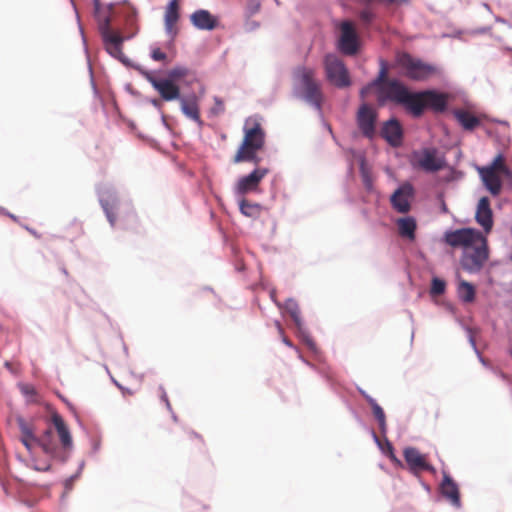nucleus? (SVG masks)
I'll use <instances>...</instances> for the list:
<instances>
[{"label": "nucleus", "mask_w": 512, "mask_h": 512, "mask_svg": "<svg viewBox=\"0 0 512 512\" xmlns=\"http://www.w3.org/2000/svg\"><path fill=\"white\" fill-rule=\"evenodd\" d=\"M386 63L381 61V69L375 80L361 90L364 96L372 87H378L379 100H388L403 106L413 117H420L426 108L435 112H443L448 103V96L434 90L411 92L402 82L387 79Z\"/></svg>", "instance_id": "1"}, {"label": "nucleus", "mask_w": 512, "mask_h": 512, "mask_svg": "<svg viewBox=\"0 0 512 512\" xmlns=\"http://www.w3.org/2000/svg\"><path fill=\"white\" fill-rule=\"evenodd\" d=\"M51 419L58 433L61 448L58 447L51 428L46 429L40 436H37L34 425L21 417L17 419L20 441L31 455L34 454L37 448H41L50 458L65 461L67 458L65 453L69 452L73 446L72 437L63 418L58 413H54Z\"/></svg>", "instance_id": "2"}, {"label": "nucleus", "mask_w": 512, "mask_h": 512, "mask_svg": "<svg viewBox=\"0 0 512 512\" xmlns=\"http://www.w3.org/2000/svg\"><path fill=\"white\" fill-rule=\"evenodd\" d=\"M96 17L106 51L112 57L127 64L128 60L122 51V45L125 40L132 38L138 32L136 16L134 13L127 15L125 20L126 31L124 34L111 28V17L108 13L98 11Z\"/></svg>", "instance_id": "3"}, {"label": "nucleus", "mask_w": 512, "mask_h": 512, "mask_svg": "<svg viewBox=\"0 0 512 512\" xmlns=\"http://www.w3.org/2000/svg\"><path fill=\"white\" fill-rule=\"evenodd\" d=\"M242 142L233 156V163L251 162L256 166L260 162L258 152L265 146L266 133L261 123L256 119L249 118L245 121L243 127Z\"/></svg>", "instance_id": "4"}, {"label": "nucleus", "mask_w": 512, "mask_h": 512, "mask_svg": "<svg viewBox=\"0 0 512 512\" xmlns=\"http://www.w3.org/2000/svg\"><path fill=\"white\" fill-rule=\"evenodd\" d=\"M294 93L320 110L323 102L321 82L316 78V70L299 66L293 71Z\"/></svg>", "instance_id": "5"}, {"label": "nucleus", "mask_w": 512, "mask_h": 512, "mask_svg": "<svg viewBox=\"0 0 512 512\" xmlns=\"http://www.w3.org/2000/svg\"><path fill=\"white\" fill-rule=\"evenodd\" d=\"M477 171L483 186L494 197L501 194L502 178L512 181V170L502 153L497 154L490 164L478 167Z\"/></svg>", "instance_id": "6"}, {"label": "nucleus", "mask_w": 512, "mask_h": 512, "mask_svg": "<svg viewBox=\"0 0 512 512\" xmlns=\"http://www.w3.org/2000/svg\"><path fill=\"white\" fill-rule=\"evenodd\" d=\"M397 65L404 70V75L415 81H423L436 73V68L409 53H400L396 58Z\"/></svg>", "instance_id": "7"}, {"label": "nucleus", "mask_w": 512, "mask_h": 512, "mask_svg": "<svg viewBox=\"0 0 512 512\" xmlns=\"http://www.w3.org/2000/svg\"><path fill=\"white\" fill-rule=\"evenodd\" d=\"M324 69L327 80L338 88L350 86L351 80L343 61L335 54H328L324 58Z\"/></svg>", "instance_id": "8"}, {"label": "nucleus", "mask_w": 512, "mask_h": 512, "mask_svg": "<svg viewBox=\"0 0 512 512\" xmlns=\"http://www.w3.org/2000/svg\"><path fill=\"white\" fill-rule=\"evenodd\" d=\"M471 251H465L461 258V265L464 270L475 273L479 272L489 258L487 239L482 236Z\"/></svg>", "instance_id": "9"}, {"label": "nucleus", "mask_w": 512, "mask_h": 512, "mask_svg": "<svg viewBox=\"0 0 512 512\" xmlns=\"http://www.w3.org/2000/svg\"><path fill=\"white\" fill-rule=\"evenodd\" d=\"M340 36L338 49L345 55H355L359 50V37L354 24L351 21H342L339 25Z\"/></svg>", "instance_id": "10"}, {"label": "nucleus", "mask_w": 512, "mask_h": 512, "mask_svg": "<svg viewBox=\"0 0 512 512\" xmlns=\"http://www.w3.org/2000/svg\"><path fill=\"white\" fill-rule=\"evenodd\" d=\"M482 233L473 228H461L445 233V242L453 248H470L482 239Z\"/></svg>", "instance_id": "11"}, {"label": "nucleus", "mask_w": 512, "mask_h": 512, "mask_svg": "<svg viewBox=\"0 0 512 512\" xmlns=\"http://www.w3.org/2000/svg\"><path fill=\"white\" fill-rule=\"evenodd\" d=\"M145 77L163 100L173 101L180 99V88L171 79L158 78L151 73H146Z\"/></svg>", "instance_id": "12"}, {"label": "nucleus", "mask_w": 512, "mask_h": 512, "mask_svg": "<svg viewBox=\"0 0 512 512\" xmlns=\"http://www.w3.org/2000/svg\"><path fill=\"white\" fill-rule=\"evenodd\" d=\"M417 166L427 172H437L446 166L445 159L438 156L434 148H425L421 152L414 153Z\"/></svg>", "instance_id": "13"}, {"label": "nucleus", "mask_w": 512, "mask_h": 512, "mask_svg": "<svg viewBox=\"0 0 512 512\" xmlns=\"http://www.w3.org/2000/svg\"><path fill=\"white\" fill-rule=\"evenodd\" d=\"M269 173V169L265 167H256L251 173L241 177L236 184V192L245 195L249 192L258 190L260 182Z\"/></svg>", "instance_id": "14"}, {"label": "nucleus", "mask_w": 512, "mask_h": 512, "mask_svg": "<svg viewBox=\"0 0 512 512\" xmlns=\"http://www.w3.org/2000/svg\"><path fill=\"white\" fill-rule=\"evenodd\" d=\"M376 111L369 105L363 104L357 113V124L364 136L372 138L375 135Z\"/></svg>", "instance_id": "15"}, {"label": "nucleus", "mask_w": 512, "mask_h": 512, "mask_svg": "<svg viewBox=\"0 0 512 512\" xmlns=\"http://www.w3.org/2000/svg\"><path fill=\"white\" fill-rule=\"evenodd\" d=\"M404 459L413 473H420L423 471H434L432 465L427 461V456L421 454L420 451L414 447H407L403 451Z\"/></svg>", "instance_id": "16"}, {"label": "nucleus", "mask_w": 512, "mask_h": 512, "mask_svg": "<svg viewBox=\"0 0 512 512\" xmlns=\"http://www.w3.org/2000/svg\"><path fill=\"white\" fill-rule=\"evenodd\" d=\"M413 196V187L410 184L400 186L391 195L390 202L392 207L399 213H407L411 208V198Z\"/></svg>", "instance_id": "17"}, {"label": "nucleus", "mask_w": 512, "mask_h": 512, "mask_svg": "<svg viewBox=\"0 0 512 512\" xmlns=\"http://www.w3.org/2000/svg\"><path fill=\"white\" fill-rule=\"evenodd\" d=\"M476 222L489 233L493 227V212L490 205V200L487 196L481 197L478 201L476 213Z\"/></svg>", "instance_id": "18"}, {"label": "nucleus", "mask_w": 512, "mask_h": 512, "mask_svg": "<svg viewBox=\"0 0 512 512\" xmlns=\"http://www.w3.org/2000/svg\"><path fill=\"white\" fill-rule=\"evenodd\" d=\"M381 135L392 147H399L402 144L403 130L396 119H390L383 124Z\"/></svg>", "instance_id": "19"}, {"label": "nucleus", "mask_w": 512, "mask_h": 512, "mask_svg": "<svg viewBox=\"0 0 512 512\" xmlns=\"http://www.w3.org/2000/svg\"><path fill=\"white\" fill-rule=\"evenodd\" d=\"M442 495L456 508L461 507V499L458 485L447 474L444 473L443 481L440 485Z\"/></svg>", "instance_id": "20"}, {"label": "nucleus", "mask_w": 512, "mask_h": 512, "mask_svg": "<svg viewBox=\"0 0 512 512\" xmlns=\"http://www.w3.org/2000/svg\"><path fill=\"white\" fill-rule=\"evenodd\" d=\"M191 23L200 30H213L218 26L217 17L208 10L200 9L190 16Z\"/></svg>", "instance_id": "21"}, {"label": "nucleus", "mask_w": 512, "mask_h": 512, "mask_svg": "<svg viewBox=\"0 0 512 512\" xmlns=\"http://www.w3.org/2000/svg\"><path fill=\"white\" fill-rule=\"evenodd\" d=\"M181 110L184 115L191 120L197 122L198 124H202V120L200 117L198 98L193 95L189 98L180 99Z\"/></svg>", "instance_id": "22"}, {"label": "nucleus", "mask_w": 512, "mask_h": 512, "mask_svg": "<svg viewBox=\"0 0 512 512\" xmlns=\"http://www.w3.org/2000/svg\"><path fill=\"white\" fill-rule=\"evenodd\" d=\"M453 115L464 130L472 131L477 128L481 121L480 118L464 109H456Z\"/></svg>", "instance_id": "23"}, {"label": "nucleus", "mask_w": 512, "mask_h": 512, "mask_svg": "<svg viewBox=\"0 0 512 512\" xmlns=\"http://www.w3.org/2000/svg\"><path fill=\"white\" fill-rule=\"evenodd\" d=\"M179 19V3L178 0H172L165 11V28L169 34H175V25Z\"/></svg>", "instance_id": "24"}, {"label": "nucleus", "mask_w": 512, "mask_h": 512, "mask_svg": "<svg viewBox=\"0 0 512 512\" xmlns=\"http://www.w3.org/2000/svg\"><path fill=\"white\" fill-rule=\"evenodd\" d=\"M397 227L401 237L407 238L411 241L415 239L417 224L413 217L399 218L397 220Z\"/></svg>", "instance_id": "25"}, {"label": "nucleus", "mask_w": 512, "mask_h": 512, "mask_svg": "<svg viewBox=\"0 0 512 512\" xmlns=\"http://www.w3.org/2000/svg\"><path fill=\"white\" fill-rule=\"evenodd\" d=\"M475 287L465 281L461 280L458 284L457 294L458 297L465 303H471L475 300Z\"/></svg>", "instance_id": "26"}, {"label": "nucleus", "mask_w": 512, "mask_h": 512, "mask_svg": "<svg viewBox=\"0 0 512 512\" xmlns=\"http://www.w3.org/2000/svg\"><path fill=\"white\" fill-rule=\"evenodd\" d=\"M364 396L372 408L373 415L376 418V420L378 421L380 429L382 431H385L386 418H385V413H384L383 409L377 404V402L372 397H370L368 395H364Z\"/></svg>", "instance_id": "27"}, {"label": "nucleus", "mask_w": 512, "mask_h": 512, "mask_svg": "<svg viewBox=\"0 0 512 512\" xmlns=\"http://www.w3.org/2000/svg\"><path fill=\"white\" fill-rule=\"evenodd\" d=\"M285 309L296 325H300V309L297 302L293 299H288L285 303Z\"/></svg>", "instance_id": "28"}, {"label": "nucleus", "mask_w": 512, "mask_h": 512, "mask_svg": "<svg viewBox=\"0 0 512 512\" xmlns=\"http://www.w3.org/2000/svg\"><path fill=\"white\" fill-rule=\"evenodd\" d=\"M240 211L246 216L254 217L259 213L260 206L243 199L240 202Z\"/></svg>", "instance_id": "29"}, {"label": "nucleus", "mask_w": 512, "mask_h": 512, "mask_svg": "<svg viewBox=\"0 0 512 512\" xmlns=\"http://www.w3.org/2000/svg\"><path fill=\"white\" fill-rule=\"evenodd\" d=\"M101 205L108 221L112 226H114L116 222V214L114 212L113 206L108 201H101Z\"/></svg>", "instance_id": "30"}, {"label": "nucleus", "mask_w": 512, "mask_h": 512, "mask_svg": "<svg viewBox=\"0 0 512 512\" xmlns=\"http://www.w3.org/2000/svg\"><path fill=\"white\" fill-rule=\"evenodd\" d=\"M446 283L439 279V278H433L432 284H431V294L432 295H441L445 292Z\"/></svg>", "instance_id": "31"}, {"label": "nucleus", "mask_w": 512, "mask_h": 512, "mask_svg": "<svg viewBox=\"0 0 512 512\" xmlns=\"http://www.w3.org/2000/svg\"><path fill=\"white\" fill-rule=\"evenodd\" d=\"M359 18L364 25H369L375 18V13L371 8H365L359 12Z\"/></svg>", "instance_id": "32"}, {"label": "nucleus", "mask_w": 512, "mask_h": 512, "mask_svg": "<svg viewBox=\"0 0 512 512\" xmlns=\"http://www.w3.org/2000/svg\"><path fill=\"white\" fill-rule=\"evenodd\" d=\"M225 106L222 99L219 97H214V106L211 108V113L213 115H220L224 112Z\"/></svg>", "instance_id": "33"}, {"label": "nucleus", "mask_w": 512, "mask_h": 512, "mask_svg": "<svg viewBox=\"0 0 512 512\" xmlns=\"http://www.w3.org/2000/svg\"><path fill=\"white\" fill-rule=\"evenodd\" d=\"M187 75V69L182 67H175L169 71V78L173 81V79H180Z\"/></svg>", "instance_id": "34"}, {"label": "nucleus", "mask_w": 512, "mask_h": 512, "mask_svg": "<svg viewBox=\"0 0 512 512\" xmlns=\"http://www.w3.org/2000/svg\"><path fill=\"white\" fill-rule=\"evenodd\" d=\"M151 58L155 61H165L167 59V55L160 48H154L151 52Z\"/></svg>", "instance_id": "35"}, {"label": "nucleus", "mask_w": 512, "mask_h": 512, "mask_svg": "<svg viewBox=\"0 0 512 512\" xmlns=\"http://www.w3.org/2000/svg\"><path fill=\"white\" fill-rule=\"evenodd\" d=\"M21 392L28 397H32L36 395V390L32 385L23 384L20 386Z\"/></svg>", "instance_id": "36"}, {"label": "nucleus", "mask_w": 512, "mask_h": 512, "mask_svg": "<svg viewBox=\"0 0 512 512\" xmlns=\"http://www.w3.org/2000/svg\"><path fill=\"white\" fill-rule=\"evenodd\" d=\"M33 469H35L36 471H48L51 467L50 463L49 462H37L35 460H33V465H32Z\"/></svg>", "instance_id": "37"}, {"label": "nucleus", "mask_w": 512, "mask_h": 512, "mask_svg": "<svg viewBox=\"0 0 512 512\" xmlns=\"http://www.w3.org/2000/svg\"><path fill=\"white\" fill-rule=\"evenodd\" d=\"M186 438L188 440H196L199 443H203V438L200 435H198L197 433L193 432V431L187 432L186 433Z\"/></svg>", "instance_id": "38"}, {"label": "nucleus", "mask_w": 512, "mask_h": 512, "mask_svg": "<svg viewBox=\"0 0 512 512\" xmlns=\"http://www.w3.org/2000/svg\"><path fill=\"white\" fill-rule=\"evenodd\" d=\"M117 386L121 389V391L124 395H133L135 393V391H133L129 388H126L120 384H117Z\"/></svg>", "instance_id": "39"}, {"label": "nucleus", "mask_w": 512, "mask_h": 512, "mask_svg": "<svg viewBox=\"0 0 512 512\" xmlns=\"http://www.w3.org/2000/svg\"><path fill=\"white\" fill-rule=\"evenodd\" d=\"M161 400L166 404L167 408H170V402H169L168 396L163 389L161 392Z\"/></svg>", "instance_id": "40"}, {"label": "nucleus", "mask_w": 512, "mask_h": 512, "mask_svg": "<svg viewBox=\"0 0 512 512\" xmlns=\"http://www.w3.org/2000/svg\"><path fill=\"white\" fill-rule=\"evenodd\" d=\"M94 5H95V8L97 10V12L99 11V0H94Z\"/></svg>", "instance_id": "41"}, {"label": "nucleus", "mask_w": 512, "mask_h": 512, "mask_svg": "<svg viewBox=\"0 0 512 512\" xmlns=\"http://www.w3.org/2000/svg\"><path fill=\"white\" fill-rule=\"evenodd\" d=\"M28 231L35 237H39V235L36 233V231L32 230V229H28Z\"/></svg>", "instance_id": "42"}, {"label": "nucleus", "mask_w": 512, "mask_h": 512, "mask_svg": "<svg viewBox=\"0 0 512 512\" xmlns=\"http://www.w3.org/2000/svg\"><path fill=\"white\" fill-rule=\"evenodd\" d=\"M276 325L278 327L279 332L283 333V329H282L281 325L279 324V322H276Z\"/></svg>", "instance_id": "43"}, {"label": "nucleus", "mask_w": 512, "mask_h": 512, "mask_svg": "<svg viewBox=\"0 0 512 512\" xmlns=\"http://www.w3.org/2000/svg\"><path fill=\"white\" fill-rule=\"evenodd\" d=\"M283 340L287 345H291V343L286 338H284Z\"/></svg>", "instance_id": "44"}, {"label": "nucleus", "mask_w": 512, "mask_h": 512, "mask_svg": "<svg viewBox=\"0 0 512 512\" xmlns=\"http://www.w3.org/2000/svg\"><path fill=\"white\" fill-rule=\"evenodd\" d=\"M497 21L505 23V20H503V19H497Z\"/></svg>", "instance_id": "45"}]
</instances>
